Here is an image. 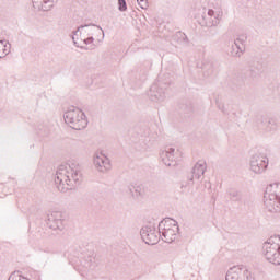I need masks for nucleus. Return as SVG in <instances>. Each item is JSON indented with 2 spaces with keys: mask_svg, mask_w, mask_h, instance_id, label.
<instances>
[{
  "mask_svg": "<svg viewBox=\"0 0 280 280\" xmlns=\"http://www.w3.org/2000/svg\"><path fill=\"white\" fill-rule=\"evenodd\" d=\"M82 180V172L78 166L71 167L68 164H61L57 168L55 184L61 192H67L69 189H73L77 185H80Z\"/></svg>",
  "mask_w": 280,
  "mask_h": 280,
  "instance_id": "1",
  "label": "nucleus"
},
{
  "mask_svg": "<svg viewBox=\"0 0 280 280\" xmlns=\"http://www.w3.org/2000/svg\"><path fill=\"white\" fill-rule=\"evenodd\" d=\"M264 205L270 213H280V184L267 186L264 194Z\"/></svg>",
  "mask_w": 280,
  "mask_h": 280,
  "instance_id": "2",
  "label": "nucleus"
},
{
  "mask_svg": "<svg viewBox=\"0 0 280 280\" xmlns=\"http://www.w3.org/2000/svg\"><path fill=\"white\" fill-rule=\"evenodd\" d=\"M65 122L72 128V130H84L89 126L86 114L78 107H71L63 114Z\"/></svg>",
  "mask_w": 280,
  "mask_h": 280,
  "instance_id": "3",
  "label": "nucleus"
},
{
  "mask_svg": "<svg viewBox=\"0 0 280 280\" xmlns=\"http://www.w3.org/2000/svg\"><path fill=\"white\" fill-rule=\"evenodd\" d=\"M159 231L163 242L172 244V242L176 241L178 235V224L172 219L162 220L159 223Z\"/></svg>",
  "mask_w": 280,
  "mask_h": 280,
  "instance_id": "4",
  "label": "nucleus"
},
{
  "mask_svg": "<svg viewBox=\"0 0 280 280\" xmlns=\"http://www.w3.org/2000/svg\"><path fill=\"white\" fill-rule=\"evenodd\" d=\"M262 255L269 264H273V266H280V245L269 238L262 245Z\"/></svg>",
  "mask_w": 280,
  "mask_h": 280,
  "instance_id": "5",
  "label": "nucleus"
},
{
  "mask_svg": "<svg viewBox=\"0 0 280 280\" xmlns=\"http://www.w3.org/2000/svg\"><path fill=\"white\" fill-rule=\"evenodd\" d=\"M269 160L264 153H256L250 156L249 170L254 174H264L268 170Z\"/></svg>",
  "mask_w": 280,
  "mask_h": 280,
  "instance_id": "6",
  "label": "nucleus"
},
{
  "mask_svg": "<svg viewBox=\"0 0 280 280\" xmlns=\"http://www.w3.org/2000/svg\"><path fill=\"white\" fill-rule=\"evenodd\" d=\"M140 235L144 243L149 246H154L161 242V232L152 224L145 225L140 230Z\"/></svg>",
  "mask_w": 280,
  "mask_h": 280,
  "instance_id": "7",
  "label": "nucleus"
},
{
  "mask_svg": "<svg viewBox=\"0 0 280 280\" xmlns=\"http://www.w3.org/2000/svg\"><path fill=\"white\" fill-rule=\"evenodd\" d=\"M165 91H167V83H154L148 92L149 98L151 102H165V98L167 97Z\"/></svg>",
  "mask_w": 280,
  "mask_h": 280,
  "instance_id": "8",
  "label": "nucleus"
},
{
  "mask_svg": "<svg viewBox=\"0 0 280 280\" xmlns=\"http://www.w3.org/2000/svg\"><path fill=\"white\" fill-rule=\"evenodd\" d=\"M65 215L60 211H54L48 214L47 226L52 231H62L65 229Z\"/></svg>",
  "mask_w": 280,
  "mask_h": 280,
  "instance_id": "9",
  "label": "nucleus"
},
{
  "mask_svg": "<svg viewBox=\"0 0 280 280\" xmlns=\"http://www.w3.org/2000/svg\"><path fill=\"white\" fill-rule=\"evenodd\" d=\"M95 32H102L103 38H104V31L102 27L95 25V24H88V25H81L78 27L77 31H73V35L78 36V33H80V38H86L93 36Z\"/></svg>",
  "mask_w": 280,
  "mask_h": 280,
  "instance_id": "10",
  "label": "nucleus"
},
{
  "mask_svg": "<svg viewBox=\"0 0 280 280\" xmlns=\"http://www.w3.org/2000/svg\"><path fill=\"white\" fill-rule=\"evenodd\" d=\"M258 124H260L265 130V132H277L279 128V122L277 118L261 115L258 119Z\"/></svg>",
  "mask_w": 280,
  "mask_h": 280,
  "instance_id": "11",
  "label": "nucleus"
},
{
  "mask_svg": "<svg viewBox=\"0 0 280 280\" xmlns=\"http://www.w3.org/2000/svg\"><path fill=\"white\" fill-rule=\"evenodd\" d=\"M94 167L97 172H108L110 170V160L101 153V155L96 154L94 156Z\"/></svg>",
  "mask_w": 280,
  "mask_h": 280,
  "instance_id": "12",
  "label": "nucleus"
},
{
  "mask_svg": "<svg viewBox=\"0 0 280 280\" xmlns=\"http://www.w3.org/2000/svg\"><path fill=\"white\" fill-rule=\"evenodd\" d=\"M174 152H176V149L168 148L160 153V159L164 165H166V167L176 166V161H174Z\"/></svg>",
  "mask_w": 280,
  "mask_h": 280,
  "instance_id": "13",
  "label": "nucleus"
},
{
  "mask_svg": "<svg viewBox=\"0 0 280 280\" xmlns=\"http://www.w3.org/2000/svg\"><path fill=\"white\" fill-rule=\"evenodd\" d=\"M33 8L35 10H42L43 12H49L54 8V0H32Z\"/></svg>",
  "mask_w": 280,
  "mask_h": 280,
  "instance_id": "14",
  "label": "nucleus"
},
{
  "mask_svg": "<svg viewBox=\"0 0 280 280\" xmlns=\"http://www.w3.org/2000/svg\"><path fill=\"white\" fill-rule=\"evenodd\" d=\"M205 172H207V163L199 161L192 168V177L197 178V180H200V178L205 176Z\"/></svg>",
  "mask_w": 280,
  "mask_h": 280,
  "instance_id": "15",
  "label": "nucleus"
},
{
  "mask_svg": "<svg viewBox=\"0 0 280 280\" xmlns=\"http://www.w3.org/2000/svg\"><path fill=\"white\" fill-rule=\"evenodd\" d=\"M246 276L242 269L231 268L225 276V280H244Z\"/></svg>",
  "mask_w": 280,
  "mask_h": 280,
  "instance_id": "16",
  "label": "nucleus"
},
{
  "mask_svg": "<svg viewBox=\"0 0 280 280\" xmlns=\"http://www.w3.org/2000/svg\"><path fill=\"white\" fill-rule=\"evenodd\" d=\"M173 40L175 43H178V45H184L185 47H187V45H189V38L187 37V35L185 33H183L180 31L173 35Z\"/></svg>",
  "mask_w": 280,
  "mask_h": 280,
  "instance_id": "17",
  "label": "nucleus"
},
{
  "mask_svg": "<svg viewBox=\"0 0 280 280\" xmlns=\"http://www.w3.org/2000/svg\"><path fill=\"white\" fill-rule=\"evenodd\" d=\"M244 51H246V47L244 46H238L237 44L232 45V50H231V56L234 58H242L244 55Z\"/></svg>",
  "mask_w": 280,
  "mask_h": 280,
  "instance_id": "18",
  "label": "nucleus"
},
{
  "mask_svg": "<svg viewBox=\"0 0 280 280\" xmlns=\"http://www.w3.org/2000/svg\"><path fill=\"white\" fill-rule=\"evenodd\" d=\"M228 195L230 196V200L233 202H241L242 200V192L235 188H230L228 190Z\"/></svg>",
  "mask_w": 280,
  "mask_h": 280,
  "instance_id": "19",
  "label": "nucleus"
},
{
  "mask_svg": "<svg viewBox=\"0 0 280 280\" xmlns=\"http://www.w3.org/2000/svg\"><path fill=\"white\" fill-rule=\"evenodd\" d=\"M10 54V43L5 39L0 40V58H5Z\"/></svg>",
  "mask_w": 280,
  "mask_h": 280,
  "instance_id": "20",
  "label": "nucleus"
},
{
  "mask_svg": "<svg viewBox=\"0 0 280 280\" xmlns=\"http://www.w3.org/2000/svg\"><path fill=\"white\" fill-rule=\"evenodd\" d=\"M130 192L132 194L133 198H143V196H145V188H143V186H133L130 188Z\"/></svg>",
  "mask_w": 280,
  "mask_h": 280,
  "instance_id": "21",
  "label": "nucleus"
},
{
  "mask_svg": "<svg viewBox=\"0 0 280 280\" xmlns=\"http://www.w3.org/2000/svg\"><path fill=\"white\" fill-rule=\"evenodd\" d=\"M202 69H203V75L206 78H209V75H213V71H214L213 62L206 61L202 66Z\"/></svg>",
  "mask_w": 280,
  "mask_h": 280,
  "instance_id": "22",
  "label": "nucleus"
},
{
  "mask_svg": "<svg viewBox=\"0 0 280 280\" xmlns=\"http://www.w3.org/2000/svg\"><path fill=\"white\" fill-rule=\"evenodd\" d=\"M246 40H248V36L246 34H241L237 36V38L234 40V44L238 47H246Z\"/></svg>",
  "mask_w": 280,
  "mask_h": 280,
  "instance_id": "23",
  "label": "nucleus"
},
{
  "mask_svg": "<svg viewBox=\"0 0 280 280\" xmlns=\"http://www.w3.org/2000/svg\"><path fill=\"white\" fill-rule=\"evenodd\" d=\"M249 71L252 75H257V73H260L261 71V63L256 62L249 66Z\"/></svg>",
  "mask_w": 280,
  "mask_h": 280,
  "instance_id": "24",
  "label": "nucleus"
},
{
  "mask_svg": "<svg viewBox=\"0 0 280 280\" xmlns=\"http://www.w3.org/2000/svg\"><path fill=\"white\" fill-rule=\"evenodd\" d=\"M86 268H90V270H93L95 268V258L89 256L85 260Z\"/></svg>",
  "mask_w": 280,
  "mask_h": 280,
  "instance_id": "25",
  "label": "nucleus"
},
{
  "mask_svg": "<svg viewBox=\"0 0 280 280\" xmlns=\"http://www.w3.org/2000/svg\"><path fill=\"white\" fill-rule=\"evenodd\" d=\"M118 10L119 12H126V10H128V4L126 3V0H118Z\"/></svg>",
  "mask_w": 280,
  "mask_h": 280,
  "instance_id": "26",
  "label": "nucleus"
},
{
  "mask_svg": "<svg viewBox=\"0 0 280 280\" xmlns=\"http://www.w3.org/2000/svg\"><path fill=\"white\" fill-rule=\"evenodd\" d=\"M81 40L84 43V45H91L93 43V40H95V38H93V36L90 37H80Z\"/></svg>",
  "mask_w": 280,
  "mask_h": 280,
  "instance_id": "27",
  "label": "nucleus"
},
{
  "mask_svg": "<svg viewBox=\"0 0 280 280\" xmlns=\"http://www.w3.org/2000/svg\"><path fill=\"white\" fill-rule=\"evenodd\" d=\"M8 280H21V273L13 272V273H11V276L9 277Z\"/></svg>",
  "mask_w": 280,
  "mask_h": 280,
  "instance_id": "28",
  "label": "nucleus"
},
{
  "mask_svg": "<svg viewBox=\"0 0 280 280\" xmlns=\"http://www.w3.org/2000/svg\"><path fill=\"white\" fill-rule=\"evenodd\" d=\"M138 3L142 10H148V0H140Z\"/></svg>",
  "mask_w": 280,
  "mask_h": 280,
  "instance_id": "29",
  "label": "nucleus"
},
{
  "mask_svg": "<svg viewBox=\"0 0 280 280\" xmlns=\"http://www.w3.org/2000/svg\"><path fill=\"white\" fill-rule=\"evenodd\" d=\"M192 112H194V108L191 107V105L186 106V109H185L186 115H190V113Z\"/></svg>",
  "mask_w": 280,
  "mask_h": 280,
  "instance_id": "30",
  "label": "nucleus"
},
{
  "mask_svg": "<svg viewBox=\"0 0 280 280\" xmlns=\"http://www.w3.org/2000/svg\"><path fill=\"white\" fill-rule=\"evenodd\" d=\"M72 40L73 44L75 45V47H81V49H84V47L80 46V44H78V40H75V36H72Z\"/></svg>",
  "mask_w": 280,
  "mask_h": 280,
  "instance_id": "31",
  "label": "nucleus"
},
{
  "mask_svg": "<svg viewBox=\"0 0 280 280\" xmlns=\"http://www.w3.org/2000/svg\"><path fill=\"white\" fill-rule=\"evenodd\" d=\"M205 188L211 189V182H205Z\"/></svg>",
  "mask_w": 280,
  "mask_h": 280,
  "instance_id": "32",
  "label": "nucleus"
},
{
  "mask_svg": "<svg viewBox=\"0 0 280 280\" xmlns=\"http://www.w3.org/2000/svg\"><path fill=\"white\" fill-rule=\"evenodd\" d=\"M213 14H215V11H213L212 9H210V10L208 11V16H213Z\"/></svg>",
  "mask_w": 280,
  "mask_h": 280,
  "instance_id": "33",
  "label": "nucleus"
},
{
  "mask_svg": "<svg viewBox=\"0 0 280 280\" xmlns=\"http://www.w3.org/2000/svg\"><path fill=\"white\" fill-rule=\"evenodd\" d=\"M213 25H215V24H213V23H211V22L206 23V27H213Z\"/></svg>",
  "mask_w": 280,
  "mask_h": 280,
  "instance_id": "34",
  "label": "nucleus"
}]
</instances>
